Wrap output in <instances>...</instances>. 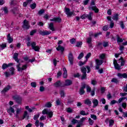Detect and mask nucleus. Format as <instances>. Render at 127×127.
<instances>
[{"label": "nucleus", "instance_id": "5701e85b", "mask_svg": "<svg viewBox=\"0 0 127 127\" xmlns=\"http://www.w3.org/2000/svg\"><path fill=\"white\" fill-rule=\"evenodd\" d=\"M119 61L121 62V66L123 67V66H125V64H126V60H125L124 58L123 57H121L119 59Z\"/></svg>", "mask_w": 127, "mask_h": 127}, {"label": "nucleus", "instance_id": "2eb2a0df", "mask_svg": "<svg viewBox=\"0 0 127 127\" xmlns=\"http://www.w3.org/2000/svg\"><path fill=\"white\" fill-rule=\"evenodd\" d=\"M117 76L120 79H123V78L124 79H127V73H118L117 74Z\"/></svg>", "mask_w": 127, "mask_h": 127}, {"label": "nucleus", "instance_id": "79ce46f5", "mask_svg": "<svg viewBox=\"0 0 127 127\" xmlns=\"http://www.w3.org/2000/svg\"><path fill=\"white\" fill-rule=\"evenodd\" d=\"M92 37H88L86 39V43H87V44H90L92 43Z\"/></svg>", "mask_w": 127, "mask_h": 127}, {"label": "nucleus", "instance_id": "a19ab883", "mask_svg": "<svg viewBox=\"0 0 127 127\" xmlns=\"http://www.w3.org/2000/svg\"><path fill=\"white\" fill-rule=\"evenodd\" d=\"M114 67L116 70H118V71H120V70H121V67H122V66H121V65H120V64H115V65H114Z\"/></svg>", "mask_w": 127, "mask_h": 127}, {"label": "nucleus", "instance_id": "72a5a7b5", "mask_svg": "<svg viewBox=\"0 0 127 127\" xmlns=\"http://www.w3.org/2000/svg\"><path fill=\"white\" fill-rule=\"evenodd\" d=\"M30 40H31V38H30V37H28L27 38V47H29L31 45V43H30Z\"/></svg>", "mask_w": 127, "mask_h": 127}, {"label": "nucleus", "instance_id": "4be33fe9", "mask_svg": "<svg viewBox=\"0 0 127 127\" xmlns=\"http://www.w3.org/2000/svg\"><path fill=\"white\" fill-rule=\"evenodd\" d=\"M26 118V120H29V115H28V112L27 111L24 112L23 117H22V120H24Z\"/></svg>", "mask_w": 127, "mask_h": 127}, {"label": "nucleus", "instance_id": "f704fd0d", "mask_svg": "<svg viewBox=\"0 0 127 127\" xmlns=\"http://www.w3.org/2000/svg\"><path fill=\"white\" fill-rule=\"evenodd\" d=\"M36 32H37V29L32 30L30 32V35L31 36H33V35H34V34H35V33H36Z\"/></svg>", "mask_w": 127, "mask_h": 127}, {"label": "nucleus", "instance_id": "338daca9", "mask_svg": "<svg viewBox=\"0 0 127 127\" xmlns=\"http://www.w3.org/2000/svg\"><path fill=\"white\" fill-rule=\"evenodd\" d=\"M36 85H37L36 82H32L31 83V86L33 88H36Z\"/></svg>", "mask_w": 127, "mask_h": 127}, {"label": "nucleus", "instance_id": "473e14b6", "mask_svg": "<svg viewBox=\"0 0 127 127\" xmlns=\"http://www.w3.org/2000/svg\"><path fill=\"white\" fill-rule=\"evenodd\" d=\"M112 18L113 20H116V21H118V20H119V14L115 13L113 16Z\"/></svg>", "mask_w": 127, "mask_h": 127}, {"label": "nucleus", "instance_id": "e2e57ef3", "mask_svg": "<svg viewBox=\"0 0 127 127\" xmlns=\"http://www.w3.org/2000/svg\"><path fill=\"white\" fill-rule=\"evenodd\" d=\"M39 116H40V114L38 113L37 115H36L34 116V121H37L38 120V118H39Z\"/></svg>", "mask_w": 127, "mask_h": 127}, {"label": "nucleus", "instance_id": "6e6552de", "mask_svg": "<svg viewBox=\"0 0 127 127\" xmlns=\"http://www.w3.org/2000/svg\"><path fill=\"white\" fill-rule=\"evenodd\" d=\"M31 47L33 50L36 51V52H39L40 50V48L38 46H36V42H33L31 43Z\"/></svg>", "mask_w": 127, "mask_h": 127}, {"label": "nucleus", "instance_id": "bf43d9fd", "mask_svg": "<svg viewBox=\"0 0 127 127\" xmlns=\"http://www.w3.org/2000/svg\"><path fill=\"white\" fill-rule=\"evenodd\" d=\"M70 42L71 44H75L76 43V39L72 38L70 40Z\"/></svg>", "mask_w": 127, "mask_h": 127}, {"label": "nucleus", "instance_id": "412c9836", "mask_svg": "<svg viewBox=\"0 0 127 127\" xmlns=\"http://www.w3.org/2000/svg\"><path fill=\"white\" fill-rule=\"evenodd\" d=\"M56 50L57 51H61L62 54L64 51H65V48H64V47H62L61 45H59L57 48H56Z\"/></svg>", "mask_w": 127, "mask_h": 127}, {"label": "nucleus", "instance_id": "a211bd4d", "mask_svg": "<svg viewBox=\"0 0 127 127\" xmlns=\"http://www.w3.org/2000/svg\"><path fill=\"white\" fill-rule=\"evenodd\" d=\"M13 65V64L12 63H9V64H3L2 65V69L3 70H5L7 68H8V67H10V66H12Z\"/></svg>", "mask_w": 127, "mask_h": 127}, {"label": "nucleus", "instance_id": "e433bc0d", "mask_svg": "<svg viewBox=\"0 0 127 127\" xmlns=\"http://www.w3.org/2000/svg\"><path fill=\"white\" fill-rule=\"evenodd\" d=\"M111 82L112 83H115V84H118V83H119L120 81H119V80H118V79L116 78H113L112 79Z\"/></svg>", "mask_w": 127, "mask_h": 127}, {"label": "nucleus", "instance_id": "f03ea898", "mask_svg": "<svg viewBox=\"0 0 127 127\" xmlns=\"http://www.w3.org/2000/svg\"><path fill=\"white\" fill-rule=\"evenodd\" d=\"M86 92L87 93H90L91 96L94 97L95 96V91H96V88H93L92 90V88L89 86V85L86 84Z\"/></svg>", "mask_w": 127, "mask_h": 127}, {"label": "nucleus", "instance_id": "603ef678", "mask_svg": "<svg viewBox=\"0 0 127 127\" xmlns=\"http://www.w3.org/2000/svg\"><path fill=\"white\" fill-rule=\"evenodd\" d=\"M91 84L93 86H96V85L97 84V81H96L95 79H91Z\"/></svg>", "mask_w": 127, "mask_h": 127}, {"label": "nucleus", "instance_id": "c85d7f7f", "mask_svg": "<svg viewBox=\"0 0 127 127\" xmlns=\"http://www.w3.org/2000/svg\"><path fill=\"white\" fill-rule=\"evenodd\" d=\"M7 39L8 41V43H11L13 41V39L10 37V33H8L7 35Z\"/></svg>", "mask_w": 127, "mask_h": 127}, {"label": "nucleus", "instance_id": "1a4fd4ad", "mask_svg": "<svg viewBox=\"0 0 127 127\" xmlns=\"http://www.w3.org/2000/svg\"><path fill=\"white\" fill-rule=\"evenodd\" d=\"M95 63L96 64V66H95L96 70H99L100 69V66L104 63V61L103 60H100L99 59H96L95 60Z\"/></svg>", "mask_w": 127, "mask_h": 127}, {"label": "nucleus", "instance_id": "dca6fc26", "mask_svg": "<svg viewBox=\"0 0 127 127\" xmlns=\"http://www.w3.org/2000/svg\"><path fill=\"white\" fill-rule=\"evenodd\" d=\"M51 21H54L55 22H58V23H60L61 21H62V19L59 16L58 17H54L53 19H50Z\"/></svg>", "mask_w": 127, "mask_h": 127}, {"label": "nucleus", "instance_id": "a18cd8bd", "mask_svg": "<svg viewBox=\"0 0 127 127\" xmlns=\"http://www.w3.org/2000/svg\"><path fill=\"white\" fill-rule=\"evenodd\" d=\"M82 45H83V42H82V41H79V42H76V47L79 48V47H81Z\"/></svg>", "mask_w": 127, "mask_h": 127}, {"label": "nucleus", "instance_id": "7ed1b4c3", "mask_svg": "<svg viewBox=\"0 0 127 127\" xmlns=\"http://www.w3.org/2000/svg\"><path fill=\"white\" fill-rule=\"evenodd\" d=\"M92 16H93V12H90L89 14H84L81 15L80 18H81V19H86V18H87L89 20H92V19H93Z\"/></svg>", "mask_w": 127, "mask_h": 127}, {"label": "nucleus", "instance_id": "c03bdc74", "mask_svg": "<svg viewBox=\"0 0 127 127\" xmlns=\"http://www.w3.org/2000/svg\"><path fill=\"white\" fill-rule=\"evenodd\" d=\"M81 80L87 79V73H83L81 77Z\"/></svg>", "mask_w": 127, "mask_h": 127}, {"label": "nucleus", "instance_id": "2f4dec72", "mask_svg": "<svg viewBox=\"0 0 127 127\" xmlns=\"http://www.w3.org/2000/svg\"><path fill=\"white\" fill-rule=\"evenodd\" d=\"M85 66H82L80 68L81 72L82 74H87V68Z\"/></svg>", "mask_w": 127, "mask_h": 127}, {"label": "nucleus", "instance_id": "cd10ccee", "mask_svg": "<svg viewBox=\"0 0 127 127\" xmlns=\"http://www.w3.org/2000/svg\"><path fill=\"white\" fill-rule=\"evenodd\" d=\"M63 71H64L63 78H64V79H66V78H67L68 76V74H67V69H66V68L64 67Z\"/></svg>", "mask_w": 127, "mask_h": 127}, {"label": "nucleus", "instance_id": "9b49d317", "mask_svg": "<svg viewBox=\"0 0 127 127\" xmlns=\"http://www.w3.org/2000/svg\"><path fill=\"white\" fill-rule=\"evenodd\" d=\"M22 28H25L26 29H29L30 28V25H29V22L27 20L25 19L23 21V24L22 26Z\"/></svg>", "mask_w": 127, "mask_h": 127}, {"label": "nucleus", "instance_id": "69168bd1", "mask_svg": "<svg viewBox=\"0 0 127 127\" xmlns=\"http://www.w3.org/2000/svg\"><path fill=\"white\" fill-rule=\"evenodd\" d=\"M45 91V88L43 86H41L40 87V92L42 93L43 92H44Z\"/></svg>", "mask_w": 127, "mask_h": 127}, {"label": "nucleus", "instance_id": "0eeeda50", "mask_svg": "<svg viewBox=\"0 0 127 127\" xmlns=\"http://www.w3.org/2000/svg\"><path fill=\"white\" fill-rule=\"evenodd\" d=\"M13 99L15 101L16 103L18 105H20L22 102V98L19 95H14L12 97Z\"/></svg>", "mask_w": 127, "mask_h": 127}, {"label": "nucleus", "instance_id": "9d476101", "mask_svg": "<svg viewBox=\"0 0 127 127\" xmlns=\"http://www.w3.org/2000/svg\"><path fill=\"white\" fill-rule=\"evenodd\" d=\"M39 34L40 35H42V36H46V35H49V34H51V31H47V30H39Z\"/></svg>", "mask_w": 127, "mask_h": 127}, {"label": "nucleus", "instance_id": "052dcab7", "mask_svg": "<svg viewBox=\"0 0 127 127\" xmlns=\"http://www.w3.org/2000/svg\"><path fill=\"white\" fill-rule=\"evenodd\" d=\"M57 106H61V102L60 101V99H57L56 101Z\"/></svg>", "mask_w": 127, "mask_h": 127}, {"label": "nucleus", "instance_id": "c756f323", "mask_svg": "<svg viewBox=\"0 0 127 127\" xmlns=\"http://www.w3.org/2000/svg\"><path fill=\"white\" fill-rule=\"evenodd\" d=\"M116 36L118 43H122L123 42L124 40H123V39L121 38L120 35H117Z\"/></svg>", "mask_w": 127, "mask_h": 127}, {"label": "nucleus", "instance_id": "de8ad7c7", "mask_svg": "<svg viewBox=\"0 0 127 127\" xmlns=\"http://www.w3.org/2000/svg\"><path fill=\"white\" fill-rule=\"evenodd\" d=\"M49 112L47 109H44L42 112L43 115H48Z\"/></svg>", "mask_w": 127, "mask_h": 127}, {"label": "nucleus", "instance_id": "864d4df0", "mask_svg": "<svg viewBox=\"0 0 127 127\" xmlns=\"http://www.w3.org/2000/svg\"><path fill=\"white\" fill-rule=\"evenodd\" d=\"M114 124H115V121L114 120H110L109 121V127H113Z\"/></svg>", "mask_w": 127, "mask_h": 127}, {"label": "nucleus", "instance_id": "20e7f679", "mask_svg": "<svg viewBox=\"0 0 127 127\" xmlns=\"http://www.w3.org/2000/svg\"><path fill=\"white\" fill-rule=\"evenodd\" d=\"M64 81H61V80H58L57 82L54 83L53 86L55 88H64Z\"/></svg>", "mask_w": 127, "mask_h": 127}, {"label": "nucleus", "instance_id": "3c124183", "mask_svg": "<svg viewBox=\"0 0 127 127\" xmlns=\"http://www.w3.org/2000/svg\"><path fill=\"white\" fill-rule=\"evenodd\" d=\"M47 115L48 116L49 119H51V118L53 117V112L52 111L49 112Z\"/></svg>", "mask_w": 127, "mask_h": 127}, {"label": "nucleus", "instance_id": "f257e3e1", "mask_svg": "<svg viewBox=\"0 0 127 127\" xmlns=\"http://www.w3.org/2000/svg\"><path fill=\"white\" fill-rule=\"evenodd\" d=\"M85 120H86V118L85 117H82L79 121L73 119L71 121V123H72V125H76V124H77L75 127H81V126L83 125V123H84Z\"/></svg>", "mask_w": 127, "mask_h": 127}, {"label": "nucleus", "instance_id": "393cba45", "mask_svg": "<svg viewBox=\"0 0 127 127\" xmlns=\"http://www.w3.org/2000/svg\"><path fill=\"white\" fill-rule=\"evenodd\" d=\"M7 112L10 115H11V113L14 114V109L13 108L10 107L9 109L7 110Z\"/></svg>", "mask_w": 127, "mask_h": 127}, {"label": "nucleus", "instance_id": "7c9ffc66", "mask_svg": "<svg viewBox=\"0 0 127 127\" xmlns=\"http://www.w3.org/2000/svg\"><path fill=\"white\" fill-rule=\"evenodd\" d=\"M49 28L52 31H55V28H54V24L53 23H50L49 24Z\"/></svg>", "mask_w": 127, "mask_h": 127}, {"label": "nucleus", "instance_id": "aec40b11", "mask_svg": "<svg viewBox=\"0 0 127 127\" xmlns=\"http://www.w3.org/2000/svg\"><path fill=\"white\" fill-rule=\"evenodd\" d=\"M88 9H92V10H93L95 13H98L99 12V8L97 7V6H92L91 7H89Z\"/></svg>", "mask_w": 127, "mask_h": 127}, {"label": "nucleus", "instance_id": "4468645a", "mask_svg": "<svg viewBox=\"0 0 127 127\" xmlns=\"http://www.w3.org/2000/svg\"><path fill=\"white\" fill-rule=\"evenodd\" d=\"M11 88H12L11 86L9 85H8L6 86V87H5L3 89V90L1 91V93L4 95H5V93H6V92H7L8 91H9V90H10V89Z\"/></svg>", "mask_w": 127, "mask_h": 127}, {"label": "nucleus", "instance_id": "39448f33", "mask_svg": "<svg viewBox=\"0 0 127 127\" xmlns=\"http://www.w3.org/2000/svg\"><path fill=\"white\" fill-rule=\"evenodd\" d=\"M85 89H86V83L82 82L81 83V87H80L78 93L80 96H83L85 94Z\"/></svg>", "mask_w": 127, "mask_h": 127}, {"label": "nucleus", "instance_id": "4c0bfd02", "mask_svg": "<svg viewBox=\"0 0 127 127\" xmlns=\"http://www.w3.org/2000/svg\"><path fill=\"white\" fill-rule=\"evenodd\" d=\"M15 69H14V67H11L10 68H9V71L10 72H11L10 73V75L11 76H12V75H13L14 74V71H15Z\"/></svg>", "mask_w": 127, "mask_h": 127}, {"label": "nucleus", "instance_id": "f8f14e48", "mask_svg": "<svg viewBox=\"0 0 127 127\" xmlns=\"http://www.w3.org/2000/svg\"><path fill=\"white\" fill-rule=\"evenodd\" d=\"M68 59L70 65H73L74 64V57L73 56V54L71 53L69 54Z\"/></svg>", "mask_w": 127, "mask_h": 127}, {"label": "nucleus", "instance_id": "423d86ee", "mask_svg": "<svg viewBox=\"0 0 127 127\" xmlns=\"http://www.w3.org/2000/svg\"><path fill=\"white\" fill-rule=\"evenodd\" d=\"M16 68L17 69L18 72H22V71L26 70V69H27V64L23 65L21 67L20 64H19L16 65Z\"/></svg>", "mask_w": 127, "mask_h": 127}, {"label": "nucleus", "instance_id": "8fccbe9b", "mask_svg": "<svg viewBox=\"0 0 127 127\" xmlns=\"http://www.w3.org/2000/svg\"><path fill=\"white\" fill-rule=\"evenodd\" d=\"M88 123L90 126H93V125H94V120H92L91 118H89Z\"/></svg>", "mask_w": 127, "mask_h": 127}, {"label": "nucleus", "instance_id": "680f3d73", "mask_svg": "<svg viewBox=\"0 0 127 127\" xmlns=\"http://www.w3.org/2000/svg\"><path fill=\"white\" fill-rule=\"evenodd\" d=\"M66 112H67V113L71 114V113H73V109H71V108L69 107V108H67Z\"/></svg>", "mask_w": 127, "mask_h": 127}, {"label": "nucleus", "instance_id": "b1692460", "mask_svg": "<svg viewBox=\"0 0 127 127\" xmlns=\"http://www.w3.org/2000/svg\"><path fill=\"white\" fill-rule=\"evenodd\" d=\"M92 103L93 104V106L92 108H95V107H97L98 105H99V101L97 99H93L92 101Z\"/></svg>", "mask_w": 127, "mask_h": 127}, {"label": "nucleus", "instance_id": "09e8293b", "mask_svg": "<svg viewBox=\"0 0 127 127\" xmlns=\"http://www.w3.org/2000/svg\"><path fill=\"white\" fill-rule=\"evenodd\" d=\"M99 58L100 59H101V60H104V59H105V58H106V54H102L100 55L99 56Z\"/></svg>", "mask_w": 127, "mask_h": 127}, {"label": "nucleus", "instance_id": "6e6d98bb", "mask_svg": "<svg viewBox=\"0 0 127 127\" xmlns=\"http://www.w3.org/2000/svg\"><path fill=\"white\" fill-rule=\"evenodd\" d=\"M90 117L91 119L94 120V121H97V116L94 115V114H91Z\"/></svg>", "mask_w": 127, "mask_h": 127}, {"label": "nucleus", "instance_id": "13d9d810", "mask_svg": "<svg viewBox=\"0 0 127 127\" xmlns=\"http://www.w3.org/2000/svg\"><path fill=\"white\" fill-rule=\"evenodd\" d=\"M102 29L103 31H108V30H109V26H108V25H105L103 26Z\"/></svg>", "mask_w": 127, "mask_h": 127}, {"label": "nucleus", "instance_id": "a878e982", "mask_svg": "<svg viewBox=\"0 0 127 127\" xmlns=\"http://www.w3.org/2000/svg\"><path fill=\"white\" fill-rule=\"evenodd\" d=\"M60 95L61 96V98H65L66 97V94L65 93V91L63 90H61L60 91Z\"/></svg>", "mask_w": 127, "mask_h": 127}, {"label": "nucleus", "instance_id": "c9c22d12", "mask_svg": "<svg viewBox=\"0 0 127 127\" xmlns=\"http://www.w3.org/2000/svg\"><path fill=\"white\" fill-rule=\"evenodd\" d=\"M120 27H121V28H122V29H125V27H126V26L125 25V23H124V21H120Z\"/></svg>", "mask_w": 127, "mask_h": 127}, {"label": "nucleus", "instance_id": "ea45409f", "mask_svg": "<svg viewBox=\"0 0 127 127\" xmlns=\"http://www.w3.org/2000/svg\"><path fill=\"white\" fill-rule=\"evenodd\" d=\"M43 13H45V10L44 9H41L38 12V14H39V15H41L42 14H43Z\"/></svg>", "mask_w": 127, "mask_h": 127}, {"label": "nucleus", "instance_id": "ddd939ff", "mask_svg": "<svg viewBox=\"0 0 127 127\" xmlns=\"http://www.w3.org/2000/svg\"><path fill=\"white\" fill-rule=\"evenodd\" d=\"M72 84H73V81L71 80L66 79L64 82V87L71 86Z\"/></svg>", "mask_w": 127, "mask_h": 127}, {"label": "nucleus", "instance_id": "49530a36", "mask_svg": "<svg viewBox=\"0 0 127 127\" xmlns=\"http://www.w3.org/2000/svg\"><path fill=\"white\" fill-rule=\"evenodd\" d=\"M83 57H84V53L82 52L78 55L77 59H78V60H81V59H82V58H83Z\"/></svg>", "mask_w": 127, "mask_h": 127}, {"label": "nucleus", "instance_id": "bb28decb", "mask_svg": "<svg viewBox=\"0 0 127 127\" xmlns=\"http://www.w3.org/2000/svg\"><path fill=\"white\" fill-rule=\"evenodd\" d=\"M85 105H87V106H91L92 105V101L89 99H86L84 100Z\"/></svg>", "mask_w": 127, "mask_h": 127}, {"label": "nucleus", "instance_id": "4d7b16f0", "mask_svg": "<svg viewBox=\"0 0 127 127\" xmlns=\"http://www.w3.org/2000/svg\"><path fill=\"white\" fill-rule=\"evenodd\" d=\"M124 49H125V47H124V46H120V49L119 50L121 52V54H124Z\"/></svg>", "mask_w": 127, "mask_h": 127}, {"label": "nucleus", "instance_id": "37998d69", "mask_svg": "<svg viewBox=\"0 0 127 127\" xmlns=\"http://www.w3.org/2000/svg\"><path fill=\"white\" fill-rule=\"evenodd\" d=\"M45 107L46 108H51L52 107V104H51V102H49L45 104Z\"/></svg>", "mask_w": 127, "mask_h": 127}, {"label": "nucleus", "instance_id": "774afa93", "mask_svg": "<svg viewBox=\"0 0 127 127\" xmlns=\"http://www.w3.org/2000/svg\"><path fill=\"white\" fill-rule=\"evenodd\" d=\"M2 49H4V48H6V44H2L0 45Z\"/></svg>", "mask_w": 127, "mask_h": 127}, {"label": "nucleus", "instance_id": "58836bf2", "mask_svg": "<svg viewBox=\"0 0 127 127\" xmlns=\"http://www.w3.org/2000/svg\"><path fill=\"white\" fill-rule=\"evenodd\" d=\"M2 9L5 14H7V13H8V9L7 8V7L4 6V7H3Z\"/></svg>", "mask_w": 127, "mask_h": 127}, {"label": "nucleus", "instance_id": "0e129e2a", "mask_svg": "<svg viewBox=\"0 0 127 127\" xmlns=\"http://www.w3.org/2000/svg\"><path fill=\"white\" fill-rule=\"evenodd\" d=\"M126 99H127V97H121L120 98H119L118 102L119 104H121V103H122V102H123V101H124V100H126Z\"/></svg>", "mask_w": 127, "mask_h": 127}, {"label": "nucleus", "instance_id": "f3484780", "mask_svg": "<svg viewBox=\"0 0 127 127\" xmlns=\"http://www.w3.org/2000/svg\"><path fill=\"white\" fill-rule=\"evenodd\" d=\"M11 11L13 13V14H14L15 15H16V14H18V13H19V11L18 10L17 7H13L11 9Z\"/></svg>", "mask_w": 127, "mask_h": 127}, {"label": "nucleus", "instance_id": "5fc2aeb1", "mask_svg": "<svg viewBox=\"0 0 127 127\" xmlns=\"http://www.w3.org/2000/svg\"><path fill=\"white\" fill-rule=\"evenodd\" d=\"M30 7L32 9H34V8H36V3H33V4H31L30 5Z\"/></svg>", "mask_w": 127, "mask_h": 127}, {"label": "nucleus", "instance_id": "6ab92c4d", "mask_svg": "<svg viewBox=\"0 0 127 127\" xmlns=\"http://www.w3.org/2000/svg\"><path fill=\"white\" fill-rule=\"evenodd\" d=\"M64 9L65 10V14H67L68 16H72V15H73V14L74 13V12H70V8L65 7Z\"/></svg>", "mask_w": 127, "mask_h": 127}]
</instances>
